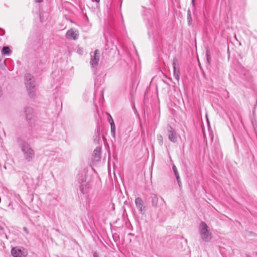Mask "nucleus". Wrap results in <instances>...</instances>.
I'll return each instance as SVG.
<instances>
[{
	"label": "nucleus",
	"mask_w": 257,
	"mask_h": 257,
	"mask_svg": "<svg viewBox=\"0 0 257 257\" xmlns=\"http://www.w3.org/2000/svg\"><path fill=\"white\" fill-rule=\"evenodd\" d=\"M21 150L24 157L28 162L31 161L34 157L35 153L29 145L25 144L21 147Z\"/></svg>",
	"instance_id": "nucleus-1"
},
{
	"label": "nucleus",
	"mask_w": 257,
	"mask_h": 257,
	"mask_svg": "<svg viewBox=\"0 0 257 257\" xmlns=\"http://www.w3.org/2000/svg\"><path fill=\"white\" fill-rule=\"evenodd\" d=\"M200 234L202 239L205 241H208L211 238V233L208 230V227L204 222H201L200 224Z\"/></svg>",
	"instance_id": "nucleus-2"
},
{
	"label": "nucleus",
	"mask_w": 257,
	"mask_h": 257,
	"mask_svg": "<svg viewBox=\"0 0 257 257\" xmlns=\"http://www.w3.org/2000/svg\"><path fill=\"white\" fill-rule=\"evenodd\" d=\"M11 254L13 257H26L28 252L24 248L14 247L11 249Z\"/></svg>",
	"instance_id": "nucleus-3"
},
{
	"label": "nucleus",
	"mask_w": 257,
	"mask_h": 257,
	"mask_svg": "<svg viewBox=\"0 0 257 257\" xmlns=\"http://www.w3.org/2000/svg\"><path fill=\"white\" fill-rule=\"evenodd\" d=\"M25 84L29 91L32 90L34 88V80L33 76L30 74H27L25 76Z\"/></svg>",
	"instance_id": "nucleus-4"
},
{
	"label": "nucleus",
	"mask_w": 257,
	"mask_h": 257,
	"mask_svg": "<svg viewBox=\"0 0 257 257\" xmlns=\"http://www.w3.org/2000/svg\"><path fill=\"white\" fill-rule=\"evenodd\" d=\"M66 37L70 40H76L78 38V33L76 30L71 29L67 31Z\"/></svg>",
	"instance_id": "nucleus-5"
},
{
	"label": "nucleus",
	"mask_w": 257,
	"mask_h": 257,
	"mask_svg": "<svg viewBox=\"0 0 257 257\" xmlns=\"http://www.w3.org/2000/svg\"><path fill=\"white\" fill-rule=\"evenodd\" d=\"M168 137L171 142H176L177 141L176 134L173 128L170 126L168 127Z\"/></svg>",
	"instance_id": "nucleus-6"
},
{
	"label": "nucleus",
	"mask_w": 257,
	"mask_h": 257,
	"mask_svg": "<svg viewBox=\"0 0 257 257\" xmlns=\"http://www.w3.org/2000/svg\"><path fill=\"white\" fill-rule=\"evenodd\" d=\"M26 117L27 119H31L33 113V109L31 107H26L24 110Z\"/></svg>",
	"instance_id": "nucleus-7"
},
{
	"label": "nucleus",
	"mask_w": 257,
	"mask_h": 257,
	"mask_svg": "<svg viewBox=\"0 0 257 257\" xmlns=\"http://www.w3.org/2000/svg\"><path fill=\"white\" fill-rule=\"evenodd\" d=\"M174 75L176 80L178 82L179 81V75L180 71L179 70L177 69V68L175 66V64H174Z\"/></svg>",
	"instance_id": "nucleus-8"
},
{
	"label": "nucleus",
	"mask_w": 257,
	"mask_h": 257,
	"mask_svg": "<svg viewBox=\"0 0 257 257\" xmlns=\"http://www.w3.org/2000/svg\"><path fill=\"white\" fill-rule=\"evenodd\" d=\"M98 50H96L94 53V56L93 59L91 61V63L92 65H96L97 64V63L99 60L98 56L97 55Z\"/></svg>",
	"instance_id": "nucleus-9"
},
{
	"label": "nucleus",
	"mask_w": 257,
	"mask_h": 257,
	"mask_svg": "<svg viewBox=\"0 0 257 257\" xmlns=\"http://www.w3.org/2000/svg\"><path fill=\"white\" fill-rule=\"evenodd\" d=\"M2 53L3 55L10 54L11 53V50L9 47L5 46L2 49Z\"/></svg>",
	"instance_id": "nucleus-10"
},
{
	"label": "nucleus",
	"mask_w": 257,
	"mask_h": 257,
	"mask_svg": "<svg viewBox=\"0 0 257 257\" xmlns=\"http://www.w3.org/2000/svg\"><path fill=\"white\" fill-rule=\"evenodd\" d=\"M137 207H139L140 208H142L143 207V201L141 198H137L136 199L135 201Z\"/></svg>",
	"instance_id": "nucleus-11"
},
{
	"label": "nucleus",
	"mask_w": 257,
	"mask_h": 257,
	"mask_svg": "<svg viewBox=\"0 0 257 257\" xmlns=\"http://www.w3.org/2000/svg\"><path fill=\"white\" fill-rule=\"evenodd\" d=\"M110 116L109 122L110 123L111 128V129H112L113 127H114V122H113V120L111 116Z\"/></svg>",
	"instance_id": "nucleus-12"
},
{
	"label": "nucleus",
	"mask_w": 257,
	"mask_h": 257,
	"mask_svg": "<svg viewBox=\"0 0 257 257\" xmlns=\"http://www.w3.org/2000/svg\"><path fill=\"white\" fill-rule=\"evenodd\" d=\"M173 171L174 172L175 175H176V173H178V171H177V169L176 166H174L173 167Z\"/></svg>",
	"instance_id": "nucleus-13"
},
{
	"label": "nucleus",
	"mask_w": 257,
	"mask_h": 257,
	"mask_svg": "<svg viewBox=\"0 0 257 257\" xmlns=\"http://www.w3.org/2000/svg\"><path fill=\"white\" fill-rule=\"evenodd\" d=\"M175 176L176 177L177 181H180V179L178 173H176V175H175Z\"/></svg>",
	"instance_id": "nucleus-14"
},
{
	"label": "nucleus",
	"mask_w": 257,
	"mask_h": 257,
	"mask_svg": "<svg viewBox=\"0 0 257 257\" xmlns=\"http://www.w3.org/2000/svg\"><path fill=\"white\" fill-rule=\"evenodd\" d=\"M23 230L26 232V233H29L28 230L26 227H24L23 228Z\"/></svg>",
	"instance_id": "nucleus-15"
},
{
	"label": "nucleus",
	"mask_w": 257,
	"mask_h": 257,
	"mask_svg": "<svg viewBox=\"0 0 257 257\" xmlns=\"http://www.w3.org/2000/svg\"><path fill=\"white\" fill-rule=\"evenodd\" d=\"M159 137L160 138V140L161 143H163V137L162 136H160Z\"/></svg>",
	"instance_id": "nucleus-16"
},
{
	"label": "nucleus",
	"mask_w": 257,
	"mask_h": 257,
	"mask_svg": "<svg viewBox=\"0 0 257 257\" xmlns=\"http://www.w3.org/2000/svg\"><path fill=\"white\" fill-rule=\"evenodd\" d=\"M35 1L36 3H41L42 2L43 0H35Z\"/></svg>",
	"instance_id": "nucleus-17"
},
{
	"label": "nucleus",
	"mask_w": 257,
	"mask_h": 257,
	"mask_svg": "<svg viewBox=\"0 0 257 257\" xmlns=\"http://www.w3.org/2000/svg\"><path fill=\"white\" fill-rule=\"evenodd\" d=\"M179 183V186H181V180H180V181H177Z\"/></svg>",
	"instance_id": "nucleus-18"
},
{
	"label": "nucleus",
	"mask_w": 257,
	"mask_h": 257,
	"mask_svg": "<svg viewBox=\"0 0 257 257\" xmlns=\"http://www.w3.org/2000/svg\"><path fill=\"white\" fill-rule=\"evenodd\" d=\"M93 1H95L96 2H99V0H93Z\"/></svg>",
	"instance_id": "nucleus-19"
},
{
	"label": "nucleus",
	"mask_w": 257,
	"mask_h": 257,
	"mask_svg": "<svg viewBox=\"0 0 257 257\" xmlns=\"http://www.w3.org/2000/svg\"><path fill=\"white\" fill-rule=\"evenodd\" d=\"M98 152V151L97 150H95L94 151V152Z\"/></svg>",
	"instance_id": "nucleus-20"
},
{
	"label": "nucleus",
	"mask_w": 257,
	"mask_h": 257,
	"mask_svg": "<svg viewBox=\"0 0 257 257\" xmlns=\"http://www.w3.org/2000/svg\"><path fill=\"white\" fill-rule=\"evenodd\" d=\"M155 199H156V201H157L158 199H157V198H156Z\"/></svg>",
	"instance_id": "nucleus-21"
}]
</instances>
